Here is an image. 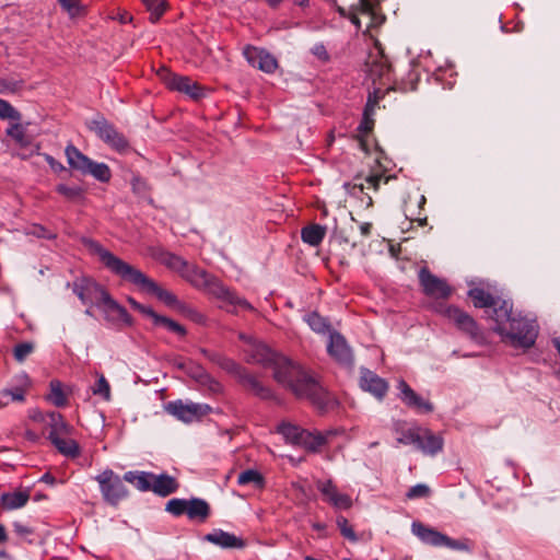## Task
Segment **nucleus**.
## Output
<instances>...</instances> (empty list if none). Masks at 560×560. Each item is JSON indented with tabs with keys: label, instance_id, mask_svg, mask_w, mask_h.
Instances as JSON below:
<instances>
[{
	"label": "nucleus",
	"instance_id": "obj_1",
	"mask_svg": "<svg viewBox=\"0 0 560 560\" xmlns=\"http://www.w3.org/2000/svg\"><path fill=\"white\" fill-rule=\"evenodd\" d=\"M83 244L92 254L98 257L100 261L107 270L119 277L122 281L133 284L148 294L154 295L166 306L180 308L182 303L174 293L160 287L154 280L149 278L140 269L120 259L118 256L106 249L97 241L92 238H84Z\"/></svg>",
	"mask_w": 560,
	"mask_h": 560
},
{
	"label": "nucleus",
	"instance_id": "obj_2",
	"mask_svg": "<svg viewBox=\"0 0 560 560\" xmlns=\"http://www.w3.org/2000/svg\"><path fill=\"white\" fill-rule=\"evenodd\" d=\"M272 368L276 381L289 387L298 397L307 398L319 408L327 406V392L301 365L278 354Z\"/></svg>",
	"mask_w": 560,
	"mask_h": 560
},
{
	"label": "nucleus",
	"instance_id": "obj_3",
	"mask_svg": "<svg viewBox=\"0 0 560 560\" xmlns=\"http://www.w3.org/2000/svg\"><path fill=\"white\" fill-rule=\"evenodd\" d=\"M493 322V330L502 337L503 341L514 348L528 349L537 339L536 319L513 314L510 301L502 300L499 308H494Z\"/></svg>",
	"mask_w": 560,
	"mask_h": 560
},
{
	"label": "nucleus",
	"instance_id": "obj_4",
	"mask_svg": "<svg viewBox=\"0 0 560 560\" xmlns=\"http://www.w3.org/2000/svg\"><path fill=\"white\" fill-rule=\"evenodd\" d=\"M65 155L69 166L84 175H91L101 183H108L112 178V171L106 163L95 162L83 154L75 145L68 144Z\"/></svg>",
	"mask_w": 560,
	"mask_h": 560
},
{
	"label": "nucleus",
	"instance_id": "obj_5",
	"mask_svg": "<svg viewBox=\"0 0 560 560\" xmlns=\"http://www.w3.org/2000/svg\"><path fill=\"white\" fill-rule=\"evenodd\" d=\"M72 288V292L79 298L82 304L86 306H101L109 295L108 291L95 280L86 277L78 278L73 283H67Z\"/></svg>",
	"mask_w": 560,
	"mask_h": 560
},
{
	"label": "nucleus",
	"instance_id": "obj_6",
	"mask_svg": "<svg viewBox=\"0 0 560 560\" xmlns=\"http://www.w3.org/2000/svg\"><path fill=\"white\" fill-rule=\"evenodd\" d=\"M98 486L104 501L110 505H117L128 495V490L120 478L112 469H105L94 478Z\"/></svg>",
	"mask_w": 560,
	"mask_h": 560
},
{
	"label": "nucleus",
	"instance_id": "obj_7",
	"mask_svg": "<svg viewBox=\"0 0 560 560\" xmlns=\"http://www.w3.org/2000/svg\"><path fill=\"white\" fill-rule=\"evenodd\" d=\"M220 304L219 307L228 313L237 314L238 311H255L254 306L244 298L236 294L235 291L230 290L221 281H214L210 285V292Z\"/></svg>",
	"mask_w": 560,
	"mask_h": 560
},
{
	"label": "nucleus",
	"instance_id": "obj_8",
	"mask_svg": "<svg viewBox=\"0 0 560 560\" xmlns=\"http://www.w3.org/2000/svg\"><path fill=\"white\" fill-rule=\"evenodd\" d=\"M165 410L176 419L190 423L200 420L203 416L208 415L212 408L208 404L192 401L183 402L178 399L170 401L165 406Z\"/></svg>",
	"mask_w": 560,
	"mask_h": 560
},
{
	"label": "nucleus",
	"instance_id": "obj_9",
	"mask_svg": "<svg viewBox=\"0 0 560 560\" xmlns=\"http://www.w3.org/2000/svg\"><path fill=\"white\" fill-rule=\"evenodd\" d=\"M91 130H93L102 141L118 152H124L129 147V142L126 137L120 133L113 124L108 122L104 118L94 119L92 121Z\"/></svg>",
	"mask_w": 560,
	"mask_h": 560
},
{
	"label": "nucleus",
	"instance_id": "obj_10",
	"mask_svg": "<svg viewBox=\"0 0 560 560\" xmlns=\"http://www.w3.org/2000/svg\"><path fill=\"white\" fill-rule=\"evenodd\" d=\"M443 314L455 326L469 336L475 342L481 343L483 341V335L480 331L476 320L466 312L462 311L456 306H447L443 310Z\"/></svg>",
	"mask_w": 560,
	"mask_h": 560
},
{
	"label": "nucleus",
	"instance_id": "obj_11",
	"mask_svg": "<svg viewBox=\"0 0 560 560\" xmlns=\"http://www.w3.org/2000/svg\"><path fill=\"white\" fill-rule=\"evenodd\" d=\"M418 278L423 293L429 298L444 300L452 293V289L446 280L434 276L425 267L419 270Z\"/></svg>",
	"mask_w": 560,
	"mask_h": 560
},
{
	"label": "nucleus",
	"instance_id": "obj_12",
	"mask_svg": "<svg viewBox=\"0 0 560 560\" xmlns=\"http://www.w3.org/2000/svg\"><path fill=\"white\" fill-rule=\"evenodd\" d=\"M316 488L324 497V500L336 510H348L352 506V499L346 493L338 491L331 479L317 480Z\"/></svg>",
	"mask_w": 560,
	"mask_h": 560
},
{
	"label": "nucleus",
	"instance_id": "obj_13",
	"mask_svg": "<svg viewBox=\"0 0 560 560\" xmlns=\"http://www.w3.org/2000/svg\"><path fill=\"white\" fill-rule=\"evenodd\" d=\"M243 56L253 68L266 73H273L278 68L277 59L266 49L248 45L244 48Z\"/></svg>",
	"mask_w": 560,
	"mask_h": 560
},
{
	"label": "nucleus",
	"instance_id": "obj_14",
	"mask_svg": "<svg viewBox=\"0 0 560 560\" xmlns=\"http://www.w3.org/2000/svg\"><path fill=\"white\" fill-rule=\"evenodd\" d=\"M359 385L362 390L370 393L377 400H383L389 388L384 378L365 368L360 369Z\"/></svg>",
	"mask_w": 560,
	"mask_h": 560
},
{
	"label": "nucleus",
	"instance_id": "obj_15",
	"mask_svg": "<svg viewBox=\"0 0 560 560\" xmlns=\"http://www.w3.org/2000/svg\"><path fill=\"white\" fill-rule=\"evenodd\" d=\"M339 433L337 429H329L326 431H308L305 429L302 434L296 447H301L308 453H318L322 447L325 446L331 438Z\"/></svg>",
	"mask_w": 560,
	"mask_h": 560
},
{
	"label": "nucleus",
	"instance_id": "obj_16",
	"mask_svg": "<svg viewBox=\"0 0 560 560\" xmlns=\"http://www.w3.org/2000/svg\"><path fill=\"white\" fill-rule=\"evenodd\" d=\"M397 388L399 399L409 408L420 413L433 411V405L418 395L404 380H399Z\"/></svg>",
	"mask_w": 560,
	"mask_h": 560
},
{
	"label": "nucleus",
	"instance_id": "obj_17",
	"mask_svg": "<svg viewBox=\"0 0 560 560\" xmlns=\"http://www.w3.org/2000/svg\"><path fill=\"white\" fill-rule=\"evenodd\" d=\"M419 440L413 446L424 455L435 456L442 452L444 439L441 434L434 433L428 428L420 427L418 431Z\"/></svg>",
	"mask_w": 560,
	"mask_h": 560
},
{
	"label": "nucleus",
	"instance_id": "obj_18",
	"mask_svg": "<svg viewBox=\"0 0 560 560\" xmlns=\"http://www.w3.org/2000/svg\"><path fill=\"white\" fill-rule=\"evenodd\" d=\"M98 308L103 312L105 320L110 325H117L119 323H122L126 326L132 325V317L128 311L117 301H115L110 294L106 298L102 305L98 306Z\"/></svg>",
	"mask_w": 560,
	"mask_h": 560
},
{
	"label": "nucleus",
	"instance_id": "obj_19",
	"mask_svg": "<svg viewBox=\"0 0 560 560\" xmlns=\"http://www.w3.org/2000/svg\"><path fill=\"white\" fill-rule=\"evenodd\" d=\"M329 355L341 364H350L352 362V352L345 337L338 331L329 332L327 345Z\"/></svg>",
	"mask_w": 560,
	"mask_h": 560
},
{
	"label": "nucleus",
	"instance_id": "obj_20",
	"mask_svg": "<svg viewBox=\"0 0 560 560\" xmlns=\"http://www.w3.org/2000/svg\"><path fill=\"white\" fill-rule=\"evenodd\" d=\"M354 10L355 12H351L348 18L357 30L361 28V21L358 13L369 18L370 22L368 28L376 27L385 20L383 15L377 13L376 7L370 0H359L358 8Z\"/></svg>",
	"mask_w": 560,
	"mask_h": 560
},
{
	"label": "nucleus",
	"instance_id": "obj_21",
	"mask_svg": "<svg viewBox=\"0 0 560 560\" xmlns=\"http://www.w3.org/2000/svg\"><path fill=\"white\" fill-rule=\"evenodd\" d=\"M246 360L250 363L261 364L264 366H272L278 354L271 351L269 347L261 342H249L245 349Z\"/></svg>",
	"mask_w": 560,
	"mask_h": 560
},
{
	"label": "nucleus",
	"instance_id": "obj_22",
	"mask_svg": "<svg viewBox=\"0 0 560 560\" xmlns=\"http://www.w3.org/2000/svg\"><path fill=\"white\" fill-rule=\"evenodd\" d=\"M202 539L222 549H243L246 546L244 539L221 528L213 529L205 535Z\"/></svg>",
	"mask_w": 560,
	"mask_h": 560
},
{
	"label": "nucleus",
	"instance_id": "obj_23",
	"mask_svg": "<svg viewBox=\"0 0 560 560\" xmlns=\"http://www.w3.org/2000/svg\"><path fill=\"white\" fill-rule=\"evenodd\" d=\"M386 167H384L380 161V156H376L374 160V165L371 167L370 173L363 178V182L354 183L353 190L358 189L360 192L364 190V188L377 190L382 180L387 183L389 177L385 176Z\"/></svg>",
	"mask_w": 560,
	"mask_h": 560
},
{
	"label": "nucleus",
	"instance_id": "obj_24",
	"mask_svg": "<svg viewBox=\"0 0 560 560\" xmlns=\"http://www.w3.org/2000/svg\"><path fill=\"white\" fill-rule=\"evenodd\" d=\"M224 368L231 372L237 373L244 385L250 388L257 396L261 398H268L270 396V390L268 388H266L254 375L243 371L233 360H226Z\"/></svg>",
	"mask_w": 560,
	"mask_h": 560
},
{
	"label": "nucleus",
	"instance_id": "obj_25",
	"mask_svg": "<svg viewBox=\"0 0 560 560\" xmlns=\"http://www.w3.org/2000/svg\"><path fill=\"white\" fill-rule=\"evenodd\" d=\"M468 296L472 300L475 307L478 308H492L491 318L494 317V308H499L502 301L499 296L493 295L483 287L471 288L468 291Z\"/></svg>",
	"mask_w": 560,
	"mask_h": 560
},
{
	"label": "nucleus",
	"instance_id": "obj_26",
	"mask_svg": "<svg viewBox=\"0 0 560 560\" xmlns=\"http://www.w3.org/2000/svg\"><path fill=\"white\" fill-rule=\"evenodd\" d=\"M47 425L49 428L48 440L51 442L61 436H70L73 433V427L67 423L61 413L52 411L47 416Z\"/></svg>",
	"mask_w": 560,
	"mask_h": 560
},
{
	"label": "nucleus",
	"instance_id": "obj_27",
	"mask_svg": "<svg viewBox=\"0 0 560 560\" xmlns=\"http://www.w3.org/2000/svg\"><path fill=\"white\" fill-rule=\"evenodd\" d=\"M411 532L419 540L433 547H442L444 534L420 522H412Z\"/></svg>",
	"mask_w": 560,
	"mask_h": 560
},
{
	"label": "nucleus",
	"instance_id": "obj_28",
	"mask_svg": "<svg viewBox=\"0 0 560 560\" xmlns=\"http://www.w3.org/2000/svg\"><path fill=\"white\" fill-rule=\"evenodd\" d=\"M182 276L196 288H207L210 292V285L218 279L211 277L206 270L187 264Z\"/></svg>",
	"mask_w": 560,
	"mask_h": 560
},
{
	"label": "nucleus",
	"instance_id": "obj_29",
	"mask_svg": "<svg viewBox=\"0 0 560 560\" xmlns=\"http://www.w3.org/2000/svg\"><path fill=\"white\" fill-rule=\"evenodd\" d=\"M151 491L160 497H167L178 488L176 479L167 474H153Z\"/></svg>",
	"mask_w": 560,
	"mask_h": 560
},
{
	"label": "nucleus",
	"instance_id": "obj_30",
	"mask_svg": "<svg viewBox=\"0 0 560 560\" xmlns=\"http://www.w3.org/2000/svg\"><path fill=\"white\" fill-rule=\"evenodd\" d=\"M420 425L413 423L411 427L406 428V422L401 420H397L393 423V431L397 435V443L402 445H413L415 442H418Z\"/></svg>",
	"mask_w": 560,
	"mask_h": 560
},
{
	"label": "nucleus",
	"instance_id": "obj_31",
	"mask_svg": "<svg viewBox=\"0 0 560 560\" xmlns=\"http://www.w3.org/2000/svg\"><path fill=\"white\" fill-rule=\"evenodd\" d=\"M30 500L27 490L4 492L0 495V506L7 511L18 510L26 505Z\"/></svg>",
	"mask_w": 560,
	"mask_h": 560
},
{
	"label": "nucleus",
	"instance_id": "obj_32",
	"mask_svg": "<svg viewBox=\"0 0 560 560\" xmlns=\"http://www.w3.org/2000/svg\"><path fill=\"white\" fill-rule=\"evenodd\" d=\"M304 431V428L288 421L280 422L276 428V432L283 438L287 444L292 446H298Z\"/></svg>",
	"mask_w": 560,
	"mask_h": 560
},
{
	"label": "nucleus",
	"instance_id": "obj_33",
	"mask_svg": "<svg viewBox=\"0 0 560 560\" xmlns=\"http://www.w3.org/2000/svg\"><path fill=\"white\" fill-rule=\"evenodd\" d=\"M210 514V506L208 502L200 498H192L187 500L186 515L191 521L203 522Z\"/></svg>",
	"mask_w": 560,
	"mask_h": 560
},
{
	"label": "nucleus",
	"instance_id": "obj_34",
	"mask_svg": "<svg viewBox=\"0 0 560 560\" xmlns=\"http://www.w3.org/2000/svg\"><path fill=\"white\" fill-rule=\"evenodd\" d=\"M326 226L320 224H311L301 230L302 241L313 247L320 245L325 235Z\"/></svg>",
	"mask_w": 560,
	"mask_h": 560
},
{
	"label": "nucleus",
	"instance_id": "obj_35",
	"mask_svg": "<svg viewBox=\"0 0 560 560\" xmlns=\"http://www.w3.org/2000/svg\"><path fill=\"white\" fill-rule=\"evenodd\" d=\"M153 472L148 471H127L124 475V480L133 485L139 491H151V482Z\"/></svg>",
	"mask_w": 560,
	"mask_h": 560
},
{
	"label": "nucleus",
	"instance_id": "obj_36",
	"mask_svg": "<svg viewBox=\"0 0 560 560\" xmlns=\"http://www.w3.org/2000/svg\"><path fill=\"white\" fill-rule=\"evenodd\" d=\"M50 443L66 457L75 458L80 455V446L73 439L61 436Z\"/></svg>",
	"mask_w": 560,
	"mask_h": 560
},
{
	"label": "nucleus",
	"instance_id": "obj_37",
	"mask_svg": "<svg viewBox=\"0 0 560 560\" xmlns=\"http://www.w3.org/2000/svg\"><path fill=\"white\" fill-rule=\"evenodd\" d=\"M151 319L153 320V324L155 326H162L165 329H167L168 331H172L180 337H184L187 332L186 328L183 325L178 324L177 322H175L168 317L159 315L155 312H154L153 316L151 317Z\"/></svg>",
	"mask_w": 560,
	"mask_h": 560
},
{
	"label": "nucleus",
	"instance_id": "obj_38",
	"mask_svg": "<svg viewBox=\"0 0 560 560\" xmlns=\"http://www.w3.org/2000/svg\"><path fill=\"white\" fill-rule=\"evenodd\" d=\"M237 483L240 486L253 485L255 488L260 489L264 487L265 480L258 470L246 469L238 475Z\"/></svg>",
	"mask_w": 560,
	"mask_h": 560
},
{
	"label": "nucleus",
	"instance_id": "obj_39",
	"mask_svg": "<svg viewBox=\"0 0 560 560\" xmlns=\"http://www.w3.org/2000/svg\"><path fill=\"white\" fill-rule=\"evenodd\" d=\"M147 10L150 12V21L156 23L164 14L167 8L166 0H142Z\"/></svg>",
	"mask_w": 560,
	"mask_h": 560
},
{
	"label": "nucleus",
	"instance_id": "obj_40",
	"mask_svg": "<svg viewBox=\"0 0 560 560\" xmlns=\"http://www.w3.org/2000/svg\"><path fill=\"white\" fill-rule=\"evenodd\" d=\"M306 323L311 327V329L318 334H326L330 332L329 330V324L326 318L320 316L318 313L313 312L306 315L305 317Z\"/></svg>",
	"mask_w": 560,
	"mask_h": 560
},
{
	"label": "nucleus",
	"instance_id": "obj_41",
	"mask_svg": "<svg viewBox=\"0 0 560 560\" xmlns=\"http://www.w3.org/2000/svg\"><path fill=\"white\" fill-rule=\"evenodd\" d=\"M50 393L48 395V400L55 405L56 407H63L67 404V397L62 390L61 382L54 380L50 382Z\"/></svg>",
	"mask_w": 560,
	"mask_h": 560
},
{
	"label": "nucleus",
	"instance_id": "obj_42",
	"mask_svg": "<svg viewBox=\"0 0 560 560\" xmlns=\"http://www.w3.org/2000/svg\"><path fill=\"white\" fill-rule=\"evenodd\" d=\"M191 79L184 75L171 74L166 78V86L170 90L186 93L188 91Z\"/></svg>",
	"mask_w": 560,
	"mask_h": 560
},
{
	"label": "nucleus",
	"instance_id": "obj_43",
	"mask_svg": "<svg viewBox=\"0 0 560 560\" xmlns=\"http://www.w3.org/2000/svg\"><path fill=\"white\" fill-rule=\"evenodd\" d=\"M56 191L70 201H80L84 196V190L80 186L59 184L56 187Z\"/></svg>",
	"mask_w": 560,
	"mask_h": 560
},
{
	"label": "nucleus",
	"instance_id": "obj_44",
	"mask_svg": "<svg viewBox=\"0 0 560 560\" xmlns=\"http://www.w3.org/2000/svg\"><path fill=\"white\" fill-rule=\"evenodd\" d=\"M97 381L92 387V393L95 396L102 397L105 401L112 399L110 385L103 374H96Z\"/></svg>",
	"mask_w": 560,
	"mask_h": 560
},
{
	"label": "nucleus",
	"instance_id": "obj_45",
	"mask_svg": "<svg viewBox=\"0 0 560 560\" xmlns=\"http://www.w3.org/2000/svg\"><path fill=\"white\" fill-rule=\"evenodd\" d=\"M164 264L168 268H171L177 272H180V275H182L184 269L187 268L188 262L183 257H180L178 255L167 253L164 258Z\"/></svg>",
	"mask_w": 560,
	"mask_h": 560
},
{
	"label": "nucleus",
	"instance_id": "obj_46",
	"mask_svg": "<svg viewBox=\"0 0 560 560\" xmlns=\"http://www.w3.org/2000/svg\"><path fill=\"white\" fill-rule=\"evenodd\" d=\"M165 510L174 516L186 514L187 500L177 498L172 499L167 502Z\"/></svg>",
	"mask_w": 560,
	"mask_h": 560
},
{
	"label": "nucleus",
	"instance_id": "obj_47",
	"mask_svg": "<svg viewBox=\"0 0 560 560\" xmlns=\"http://www.w3.org/2000/svg\"><path fill=\"white\" fill-rule=\"evenodd\" d=\"M337 526L340 529L341 535L350 540V541H357L358 536L353 528L349 525L348 520L345 516H338L336 520Z\"/></svg>",
	"mask_w": 560,
	"mask_h": 560
},
{
	"label": "nucleus",
	"instance_id": "obj_48",
	"mask_svg": "<svg viewBox=\"0 0 560 560\" xmlns=\"http://www.w3.org/2000/svg\"><path fill=\"white\" fill-rule=\"evenodd\" d=\"M0 118L20 120V113L5 100L0 98Z\"/></svg>",
	"mask_w": 560,
	"mask_h": 560
},
{
	"label": "nucleus",
	"instance_id": "obj_49",
	"mask_svg": "<svg viewBox=\"0 0 560 560\" xmlns=\"http://www.w3.org/2000/svg\"><path fill=\"white\" fill-rule=\"evenodd\" d=\"M33 351L34 345L32 342H21L14 347L13 355L18 362L22 363Z\"/></svg>",
	"mask_w": 560,
	"mask_h": 560
},
{
	"label": "nucleus",
	"instance_id": "obj_50",
	"mask_svg": "<svg viewBox=\"0 0 560 560\" xmlns=\"http://www.w3.org/2000/svg\"><path fill=\"white\" fill-rule=\"evenodd\" d=\"M430 493V488L424 483H418L409 488L406 497L410 500L418 498H425Z\"/></svg>",
	"mask_w": 560,
	"mask_h": 560
},
{
	"label": "nucleus",
	"instance_id": "obj_51",
	"mask_svg": "<svg viewBox=\"0 0 560 560\" xmlns=\"http://www.w3.org/2000/svg\"><path fill=\"white\" fill-rule=\"evenodd\" d=\"M58 2L72 18L79 15L82 10V5L78 0H58Z\"/></svg>",
	"mask_w": 560,
	"mask_h": 560
},
{
	"label": "nucleus",
	"instance_id": "obj_52",
	"mask_svg": "<svg viewBox=\"0 0 560 560\" xmlns=\"http://www.w3.org/2000/svg\"><path fill=\"white\" fill-rule=\"evenodd\" d=\"M131 189L137 195H144L149 190V185L144 178L136 175L131 179Z\"/></svg>",
	"mask_w": 560,
	"mask_h": 560
},
{
	"label": "nucleus",
	"instance_id": "obj_53",
	"mask_svg": "<svg viewBox=\"0 0 560 560\" xmlns=\"http://www.w3.org/2000/svg\"><path fill=\"white\" fill-rule=\"evenodd\" d=\"M13 529L19 537L26 539L30 544L33 542V540L28 538L34 534V529L32 527L24 525L20 522H14Z\"/></svg>",
	"mask_w": 560,
	"mask_h": 560
},
{
	"label": "nucleus",
	"instance_id": "obj_54",
	"mask_svg": "<svg viewBox=\"0 0 560 560\" xmlns=\"http://www.w3.org/2000/svg\"><path fill=\"white\" fill-rule=\"evenodd\" d=\"M453 550H468V545L465 541L453 539L444 535L443 545Z\"/></svg>",
	"mask_w": 560,
	"mask_h": 560
},
{
	"label": "nucleus",
	"instance_id": "obj_55",
	"mask_svg": "<svg viewBox=\"0 0 560 560\" xmlns=\"http://www.w3.org/2000/svg\"><path fill=\"white\" fill-rule=\"evenodd\" d=\"M8 136L13 138L16 142L22 143L24 141L25 131L24 128L20 124L12 125L7 130Z\"/></svg>",
	"mask_w": 560,
	"mask_h": 560
},
{
	"label": "nucleus",
	"instance_id": "obj_56",
	"mask_svg": "<svg viewBox=\"0 0 560 560\" xmlns=\"http://www.w3.org/2000/svg\"><path fill=\"white\" fill-rule=\"evenodd\" d=\"M128 302H129L130 306H131L133 310H136V311L140 312V313H141V314H143L144 316H148V317H150V318L153 316V314H154V310H153L152 307H150V306H145V305H143V304H141V303H139V302H137V301H136L135 299H132V298H129V299H128Z\"/></svg>",
	"mask_w": 560,
	"mask_h": 560
},
{
	"label": "nucleus",
	"instance_id": "obj_57",
	"mask_svg": "<svg viewBox=\"0 0 560 560\" xmlns=\"http://www.w3.org/2000/svg\"><path fill=\"white\" fill-rule=\"evenodd\" d=\"M312 54L322 61L329 60V54L323 43H317L312 48Z\"/></svg>",
	"mask_w": 560,
	"mask_h": 560
},
{
	"label": "nucleus",
	"instance_id": "obj_58",
	"mask_svg": "<svg viewBox=\"0 0 560 560\" xmlns=\"http://www.w3.org/2000/svg\"><path fill=\"white\" fill-rule=\"evenodd\" d=\"M194 100H198L205 95L203 89L196 82L192 81L189 84L188 91L185 93Z\"/></svg>",
	"mask_w": 560,
	"mask_h": 560
},
{
	"label": "nucleus",
	"instance_id": "obj_59",
	"mask_svg": "<svg viewBox=\"0 0 560 560\" xmlns=\"http://www.w3.org/2000/svg\"><path fill=\"white\" fill-rule=\"evenodd\" d=\"M3 395L10 396L14 401H23L25 399V389L23 387L4 389Z\"/></svg>",
	"mask_w": 560,
	"mask_h": 560
},
{
	"label": "nucleus",
	"instance_id": "obj_60",
	"mask_svg": "<svg viewBox=\"0 0 560 560\" xmlns=\"http://www.w3.org/2000/svg\"><path fill=\"white\" fill-rule=\"evenodd\" d=\"M374 126V118L373 116H370V117H366V116H362V120L358 127V129L361 131V132H369L372 130Z\"/></svg>",
	"mask_w": 560,
	"mask_h": 560
},
{
	"label": "nucleus",
	"instance_id": "obj_61",
	"mask_svg": "<svg viewBox=\"0 0 560 560\" xmlns=\"http://www.w3.org/2000/svg\"><path fill=\"white\" fill-rule=\"evenodd\" d=\"M384 96V93L381 88H374L372 92L369 93L368 101H371L372 104H378L380 100Z\"/></svg>",
	"mask_w": 560,
	"mask_h": 560
},
{
	"label": "nucleus",
	"instance_id": "obj_62",
	"mask_svg": "<svg viewBox=\"0 0 560 560\" xmlns=\"http://www.w3.org/2000/svg\"><path fill=\"white\" fill-rule=\"evenodd\" d=\"M45 160L55 171H62L65 168L63 165L56 161L51 155L46 154Z\"/></svg>",
	"mask_w": 560,
	"mask_h": 560
},
{
	"label": "nucleus",
	"instance_id": "obj_63",
	"mask_svg": "<svg viewBox=\"0 0 560 560\" xmlns=\"http://www.w3.org/2000/svg\"><path fill=\"white\" fill-rule=\"evenodd\" d=\"M38 237H45V238H54L55 235L50 232H47L43 226H35V230L33 232Z\"/></svg>",
	"mask_w": 560,
	"mask_h": 560
},
{
	"label": "nucleus",
	"instance_id": "obj_64",
	"mask_svg": "<svg viewBox=\"0 0 560 560\" xmlns=\"http://www.w3.org/2000/svg\"><path fill=\"white\" fill-rule=\"evenodd\" d=\"M16 381L21 385L20 387H26L31 384V380L26 373H21L16 375Z\"/></svg>",
	"mask_w": 560,
	"mask_h": 560
}]
</instances>
